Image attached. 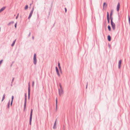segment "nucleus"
Returning <instances> with one entry per match:
<instances>
[{"instance_id":"f257e3e1","label":"nucleus","mask_w":130,"mask_h":130,"mask_svg":"<svg viewBox=\"0 0 130 130\" xmlns=\"http://www.w3.org/2000/svg\"><path fill=\"white\" fill-rule=\"evenodd\" d=\"M111 24L112 28L113 30H114L115 28V24L113 22L112 18L111 19Z\"/></svg>"},{"instance_id":"f03ea898","label":"nucleus","mask_w":130,"mask_h":130,"mask_svg":"<svg viewBox=\"0 0 130 130\" xmlns=\"http://www.w3.org/2000/svg\"><path fill=\"white\" fill-rule=\"evenodd\" d=\"M34 63L35 64H36L37 63V60L36 59V54H35L34 55Z\"/></svg>"},{"instance_id":"7ed1b4c3","label":"nucleus","mask_w":130,"mask_h":130,"mask_svg":"<svg viewBox=\"0 0 130 130\" xmlns=\"http://www.w3.org/2000/svg\"><path fill=\"white\" fill-rule=\"evenodd\" d=\"M59 95L61 96L63 93V89H59Z\"/></svg>"},{"instance_id":"20e7f679","label":"nucleus","mask_w":130,"mask_h":130,"mask_svg":"<svg viewBox=\"0 0 130 130\" xmlns=\"http://www.w3.org/2000/svg\"><path fill=\"white\" fill-rule=\"evenodd\" d=\"M33 10H34V9H32V10H31V12L30 13L29 15V16L28 17V19H30V18L31 17V16L32 15V13H33Z\"/></svg>"},{"instance_id":"39448f33","label":"nucleus","mask_w":130,"mask_h":130,"mask_svg":"<svg viewBox=\"0 0 130 130\" xmlns=\"http://www.w3.org/2000/svg\"><path fill=\"white\" fill-rule=\"evenodd\" d=\"M121 62H122V60H120L119 62L118 66H119V68H120L121 66Z\"/></svg>"},{"instance_id":"423d86ee","label":"nucleus","mask_w":130,"mask_h":130,"mask_svg":"<svg viewBox=\"0 0 130 130\" xmlns=\"http://www.w3.org/2000/svg\"><path fill=\"white\" fill-rule=\"evenodd\" d=\"M56 72L57 73L58 75V76H60V75L59 73V71L58 70V69L57 67H56Z\"/></svg>"},{"instance_id":"0eeeda50","label":"nucleus","mask_w":130,"mask_h":130,"mask_svg":"<svg viewBox=\"0 0 130 130\" xmlns=\"http://www.w3.org/2000/svg\"><path fill=\"white\" fill-rule=\"evenodd\" d=\"M120 4L119 3H118V4L117 6V11H119V10L120 9Z\"/></svg>"},{"instance_id":"6e6552de","label":"nucleus","mask_w":130,"mask_h":130,"mask_svg":"<svg viewBox=\"0 0 130 130\" xmlns=\"http://www.w3.org/2000/svg\"><path fill=\"white\" fill-rule=\"evenodd\" d=\"M107 6V5L105 3H104L103 5V9H105Z\"/></svg>"},{"instance_id":"1a4fd4ad","label":"nucleus","mask_w":130,"mask_h":130,"mask_svg":"<svg viewBox=\"0 0 130 130\" xmlns=\"http://www.w3.org/2000/svg\"><path fill=\"white\" fill-rule=\"evenodd\" d=\"M29 87H28V98H29V96H30V85L29 84Z\"/></svg>"},{"instance_id":"9d476101","label":"nucleus","mask_w":130,"mask_h":130,"mask_svg":"<svg viewBox=\"0 0 130 130\" xmlns=\"http://www.w3.org/2000/svg\"><path fill=\"white\" fill-rule=\"evenodd\" d=\"M5 7H3L0 10V13L3 11L5 8Z\"/></svg>"},{"instance_id":"9b49d317","label":"nucleus","mask_w":130,"mask_h":130,"mask_svg":"<svg viewBox=\"0 0 130 130\" xmlns=\"http://www.w3.org/2000/svg\"><path fill=\"white\" fill-rule=\"evenodd\" d=\"M58 67H59V70L60 71H61V67L60 66V63L59 62H58Z\"/></svg>"},{"instance_id":"f8f14e48","label":"nucleus","mask_w":130,"mask_h":130,"mask_svg":"<svg viewBox=\"0 0 130 130\" xmlns=\"http://www.w3.org/2000/svg\"><path fill=\"white\" fill-rule=\"evenodd\" d=\"M26 95H25V104H24V108H25L26 106Z\"/></svg>"},{"instance_id":"ddd939ff","label":"nucleus","mask_w":130,"mask_h":130,"mask_svg":"<svg viewBox=\"0 0 130 130\" xmlns=\"http://www.w3.org/2000/svg\"><path fill=\"white\" fill-rule=\"evenodd\" d=\"M32 109H31V110L30 114V119H32Z\"/></svg>"},{"instance_id":"4468645a","label":"nucleus","mask_w":130,"mask_h":130,"mask_svg":"<svg viewBox=\"0 0 130 130\" xmlns=\"http://www.w3.org/2000/svg\"><path fill=\"white\" fill-rule=\"evenodd\" d=\"M56 120L55 121V123H54V125L53 127V128L54 129L55 128H56Z\"/></svg>"},{"instance_id":"2eb2a0df","label":"nucleus","mask_w":130,"mask_h":130,"mask_svg":"<svg viewBox=\"0 0 130 130\" xmlns=\"http://www.w3.org/2000/svg\"><path fill=\"white\" fill-rule=\"evenodd\" d=\"M108 39L109 41H110L111 40V38L109 35H108Z\"/></svg>"},{"instance_id":"dca6fc26","label":"nucleus","mask_w":130,"mask_h":130,"mask_svg":"<svg viewBox=\"0 0 130 130\" xmlns=\"http://www.w3.org/2000/svg\"><path fill=\"white\" fill-rule=\"evenodd\" d=\"M108 29L109 31H110L111 30V27L109 25H108Z\"/></svg>"},{"instance_id":"f3484780","label":"nucleus","mask_w":130,"mask_h":130,"mask_svg":"<svg viewBox=\"0 0 130 130\" xmlns=\"http://www.w3.org/2000/svg\"><path fill=\"white\" fill-rule=\"evenodd\" d=\"M5 94H4V95L3 96V98H2V101H3L4 100V99H5Z\"/></svg>"},{"instance_id":"a211bd4d","label":"nucleus","mask_w":130,"mask_h":130,"mask_svg":"<svg viewBox=\"0 0 130 130\" xmlns=\"http://www.w3.org/2000/svg\"><path fill=\"white\" fill-rule=\"evenodd\" d=\"M28 6L27 5H26L25 6V10H26L28 8Z\"/></svg>"},{"instance_id":"6ab92c4d","label":"nucleus","mask_w":130,"mask_h":130,"mask_svg":"<svg viewBox=\"0 0 130 130\" xmlns=\"http://www.w3.org/2000/svg\"><path fill=\"white\" fill-rule=\"evenodd\" d=\"M13 98H14L13 96H12V101H11V105L12 104L13 100Z\"/></svg>"},{"instance_id":"aec40b11","label":"nucleus","mask_w":130,"mask_h":130,"mask_svg":"<svg viewBox=\"0 0 130 130\" xmlns=\"http://www.w3.org/2000/svg\"><path fill=\"white\" fill-rule=\"evenodd\" d=\"M15 40H15L14 41H13V42L11 46H13L14 45V44L15 43Z\"/></svg>"},{"instance_id":"412c9836","label":"nucleus","mask_w":130,"mask_h":130,"mask_svg":"<svg viewBox=\"0 0 130 130\" xmlns=\"http://www.w3.org/2000/svg\"><path fill=\"white\" fill-rule=\"evenodd\" d=\"M128 19L129 21V25H130V17L129 16H128Z\"/></svg>"},{"instance_id":"4be33fe9","label":"nucleus","mask_w":130,"mask_h":130,"mask_svg":"<svg viewBox=\"0 0 130 130\" xmlns=\"http://www.w3.org/2000/svg\"><path fill=\"white\" fill-rule=\"evenodd\" d=\"M109 17V13L108 12H107V18Z\"/></svg>"},{"instance_id":"5701e85b","label":"nucleus","mask_w":130,"mask_h":130,"mask_svg":"<svg viewBox=\"0 0 130 130\" xmlns=\"http://www.w3.org/2000/svg\"><path fill=\"white\" fill-rule=\"evenodd\" d=\"M59 86L60 87V89H62V87L61 85L60 84H59Z\"/></svg>"},{"instance_id":"b1692460","label":"nucleus","mask_w":130,"mask_h":130,"mask_svg":"<svg viewBox=\"0 0 130 130\" xmlns=\"http://www.w3.org/2000/svg\"><path fill=\"white\" fill-rule=\"evenodd\" d=\"M107 18V20H108V23H109V17H108V18Z\"/></svg>"},{"instance_id":"393cba45","label":"nucleus","mask_w":130,"mask_h":130,"mask_svg":"<svg viewBox=\"0 0 130 130\" xmlns=\"http://www.w3.org/2000/svg\"><path fill=\"white\" fill-rule=\"evenodd\" d=\"M17 25V23H16L15 24L14 26H15V28H16Z\"/></svg>"},{"instance_id":"a878e982","label":"nucleus","mask_w":130,"mask_h":130,"mask_svg":"<svg viewBox=\"0 0 130 130\" xmlns=\"http://www.w3.org/2000/svg\"><path fill=\"white\" fill-rule=\"evenodd\" d=\"M31 119H30V125L31 124Z\"/></svg>"},{"instance_id":"bb28decb","label":"nucleus","mask_w":130,"mask_h":130,"mask_svg":"<svg viewBox=\"0 0 130 130\" xmlns=\"http://www.w3.org/2000/svg\"><path fill=\"white\" fill-rule=\"evenodd\" d=\"M19 14L18 13V15H17V16L16 17V19H17V18H18V16H19Z\"/></svg>"},{"instance_id":"cd10ccee","label":"nucleus","mask_w":130,"mask_h":130,"mask_svg":"<svg viewBox=\"0 0 130 130\" xmlns=\"http://www.w3.org/2000/svg\"><path fill=\"white\" fill-rule=\"evenodd\" d=\"M56 106H57V98L56 99Z\"/></svg>"},{"instance_id":"c85d7f7f","label":"nucleus","mask_w":130,"mask_h":130,"mask_svg":"<svg viewBox=\"0 0 130 130\" xmlns=\"http://www.w3.org/2000/svg\"><path fill=\"white\" fill-rule=\"evenodd\" d=\"M112 14V12H111V13L110 14V17H111V16Z\"/></svg>"},{"instance_id":"c756f323","label":"nucleus","mask_w":130,"mask_h":130,"mask_svg":"<svg viewBox=\"0 0 130 130\" xmlns=\"http://www.w3.org/2000/svg\"><path fill=\"white\" fill-rule=\"evenodd\" d=\"M13 23V22H10L8 24V25H10V24L11 23Z\"/></svg>"},{"instance_id":"7c9ffc66","label":"nucleus","mask_w":130,"mask_h":130,"mask_svg":"<svg viewBox=\"0 0 130 130\" xmlns=\"http://www.w3.org/2000/svg\"><path fill=\"white\" fill-rule=\"evenodd\" d=\"M34 81H33L32 82V86H34Z\"/></svg>"},{"instance_id":"2f4dec72","label":"nucleus","mask_w":130,"mask_h":130,"mask_svg":"<svg viewBox=\"0 0 130 130\" xmlns=\"http://www.w3.org/2000/svg\"><path fill=\"white\" fill-rule=\"evenodd\" d=\"M65 12H66V11H67V9H66V8H65Z\"/></svg>"},{"instance_id":"473e14b6","label":"nucleus","mask_w":130,"mask_h":130,"mask_svg":"<svg viewBox=\"0 0 130 130\" xmlns=\"http://www.w3.org/2000/svg\"><path fill=\"white\" fill-rule=\"evenodd\" d=\"M9 104H8V106H9Z\"/></svg>"}]
</instances>
